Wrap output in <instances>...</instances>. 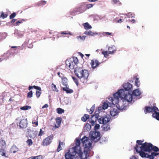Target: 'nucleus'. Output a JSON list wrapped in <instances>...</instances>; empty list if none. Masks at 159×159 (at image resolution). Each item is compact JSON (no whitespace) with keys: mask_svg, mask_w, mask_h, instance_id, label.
Returning <instances> with one entry per match:
<instances>
[{"mask_svg":"<svg viewBox=\"0 0 159 159\" xmlns=\"http://www.w3.org/2000/svg\"><path fill=\"white\" fill-rule=\"evenodd\" d=\"M103 129L105 131H108L110 129V125L108 124H103Z\"/></svg>","mask_w":159,"mask_h":159,"instance_id":"obj_30","label":"nucleus"},{"mask_svg":"<svg viewBox=\"0 0 159 159\" xmlns=\"http://www.w3.org/2000/svg\"><path fill=\"white\" fill-rule=\"evenodd\" d=\"M93 5L91 4H88L86 5V8L88 9H89L93 6Z\"/></svg>","mask_w":159,"mask_h":159,"instance_id":"obj_56","label":"nucleus"},{"mask_svg":"<svg viewBox=\"0 0 159 159\" xmlns=\"http://www.w3.org/2000/svg\"><path fill=\"white\" fill-rule=\"evenodd\" d=\"M62 37L61 36L60 33L57 32H54L53 33V38L55 39V38H58L60 37Z\"/></svg>","mask_w":159,"mask_h":159,"instance_id":"obj_23","label":"nucleus"},{"mask_svg":"<svg viewBox=\"0 0 159 159\" xmlns=\"http://www.w3.org/2000/svg\"><path fill=\"white\" fill-rule=\"evenodd\" d=\"M51 88L52 90L53 91H56V92H58V90L57 89L56 87V85L53 84V83H52L51 86Z\"/></svg>","mask_w":159,"mask_h":159,"instance_id":"obj_34","label":"nucleus"},{"mask_svg":"<svg viewBox=\"0 0 159 159\" xmlns=\"http://www.w3.org/2000/svg\"><path fill=\"white\" fill-rule=\"evenodd\" d=\"M134 79H135L136 80H135V85L137 86V87H138L139 86V79L137 77V76H135L134 77Z\"/></svg>","mask_w":159,"mask_h":159,"instance_id":"obj_27","label":"nucleus"},{"mask_svg":"<svg viewBox=\"0 0 159 159\" xmlns=\"http://www.w3.org/2000/svg\"><path fill=\"white\" fill-rule=\"evenodd\" d=\"M53 137V135L52 134L44 139L42 142V145L43 146H47L49 145L52 142Z\"/></svg>","mask_w":159,"mask_h":159,"instance_id":"obj_9","label":"nucleus"},{"mask_svg":"<svg viewBox=\"0 0 159 159\" xmlns=\"http://www.w3.org/2000/svg\"><path fill=\"white\" fill-rule=\"evenodd\" d=\"M57 75L60 77L62 78H63V75L62 73H61L60 75V72H59L57 73Z\"/></svg>","mask_w":159,"mask_h":159,"instance_id":"obj_60","label":"nucleus"},{"mask_svg":"<svg viewBox=\"0 0 159 159\" xmlns=\"http://www.w3.org/2000/svg\"><path fill=\"white\" fill-rule=\"evenodd\" d=\"M102 54H103L106 58H107L108 56V54H108V51H102Z\"/></svg>","mask_w":159,"mask_h":159,"instance_id":"obj_40","label":"nucleus"},{"mask_svg":"<svg viewBox=\"0 0 159 159\" xmlns=\"http://www.w3.org/2000/svg\"><path fill=\"white\" fill-rule=\"evenodd\" d=\"M60 35L65 34L68 35V34L72 35V34H71V32L68 31H62L60 33Z\"/></svg>","mask_w":159,"mask_h":159,"instance_id":"obj_31","label":"nucleus"},{"mask_svg":"<svg viewBox=\"0 0 159 159\" xmlns=\"http://www.w3.org/2000/svg\"><path fill=\"white\" fill-rule=\"evenodd\" d=\"M72 79H73L75 83V84H76L78 86V81L77 79L74 77H72Z\"/></svg>","mask_w":159,"mask_h":159,"instance_id":"obj_49","label":"nucleus"},{"mask_svg":"<svg viewBox=\"0 0 159 159\" xmlns=\"http://www.w3.org/2000/svg\"><path fill=\"white\" fill-rule=\"evenodd\" d=\"M95 109V106L94 105H93L92 107L90 109V111H89L90 113V114H92L93 111H94Z\"/></svg>","mask_w":159,"mask_h":159,"instance_id":"obj_50","label":"nucleus"},{"mask_svg":"<svg viewBox=\"0 0 159 159\" xmlns=\"http://www.w3.org/2000/svg\"><path fill=\"white\" fill-rule=\"evenodd\" d=\"M46 3V2L45 1H40L38 2L37 4L38 6H40L42 5H44Z\"/></svg>","mask_w":159,"mask_h":159,"instance_id":"obj_32","label":"nucleus"},{"mask_svg":"<svg viewBox=\"0 0 159 159\" xmlns=\"http://www.w3.org/2000/svg\"><path fill=\"white\" fill-rule=\"evenodd\" d=\"M22 23V21H18L14 24V26H17Z\"/></svg>","mask_w":159,"mask_h":159,"instance_id":"obj_58","label":"nucleus"},{"mask_svg":"<svg viewBox=\"0 0 159 159\" xmlns=\"http://www.w3.org/2000/svg\"><path fill=\"white\" fill-rule=\"evenodd\" d=\"M152 152L151 155H149V158L150 159H153L155 156H157L159 154V153L158 152Z\"/></svg>","mask_w":159,"mask_h":159,"instance_id":"obj_21","label":"nucleus"},{"mask_svg":"<svg viewBox=\"0 0 159 159\" xmlns=\"http://www.w3.org/2000/svg\"><path fill=\"white\" fill-rule=\"evenodd\" d=\"M103 34L104 36H107L109 35H112V36L113 35L112 34V33H110L109 32H104L103 33Z\"/></svg>","mask_w":159,"mask_h":159,"instance_id":"obj_46","label":"nucleus"},{"mask_svg":"<svg viewBox=\"0 0 159 159\" xmlns=\"http://www.w3.org/2000/svg\"><path fill=\"white\" fill-rule=\"evenodd\" d=\"M100 64L98 61L96 59H93L91 60V65L92 68L93 69H94L96 67L98 66Z\"/></svg>","mask_w":159,"mask_h":159,"instance_id":"obj_13","label":"nucleus"},{"mask_svg":"<svg viewBox=\"0 0 159 159\" xmlns=\"http://www.w3.org/2000/svg\"><path fill=\"white\" fill-rule=\"evenodd\" d=\"M67 79L66 77H64L62 78V83L63 85L64 86H67Z\"/></svg>","mask_w":159,"mask_h":159,"instance_id":"obj_22","label":"nucleus"},{"mask_svg":"<svg viewBox=\"0 0 159 159\" xmlns=\"http://www.w3.org/2000/svg\"><path fill=\"white\" fill-rule=\"evenodd\" d=\"M99 127L100 125H99V124H96L94 126V129L95 130H96L98 129L99 128Z\"/></svg>","mask_w":159,"mask_h":159,"instance_id":"obj_53","label":"nucleus"},{"mask_svg":"<svg viewBox=\"0 0 159 159\" xmlns=\"http://www.w3.org/2000/svg\"><path fill=\"white\" fill-rule=\"evenodd\" d=\"M16 14L15 12H14L11 14L10 16V19H12L14 18V17L16 16Z\"/></svg>","mask_w":159,"mask_h":159,"instance_id":"obj_52","label":"nucleus"},{"mask_svg":"<svg viewBox=\"0 0 159 159\" xmlns=\"http://www.w3.org/2000/svg\"><path fill=\"white\" fill-rule=\"evenodd\" d=\"M26 143L28 145L30 146L33 144V142L31 139H28L26 141Z\"/></svg>","mask_w":159,"mask_h":159,"instance_id":"obj_45","label":"nucleus"},{"mask_svg":"<svg viewBox=\"0 0 159 159\" xmlns=\"http://www.w3.org/2000/svg\"><path fill=\"white\" fill-rule=\"evenodd\" d=\"M119 0H113L111 1V3L113 4H116L119 2Z\"/></svg>","mask_w":159,"mask_h":159,"instance_id":"obj_57","label":"nucleus"},{"mask_svg":"<svg viewBox=\"0 0 159 159\" xmlns=\"http://www.w3.org/2000/svg\"><path fill=\"white\" fill-rule=\"evenodd\" d=\"M33 88L36 89L39 91H42L41 88L40 87L36 86L35 85H34L33 86H29V87L28 89L29 90H30V89H32Z\"/></svg>","mask_w":159,"mask_h":159,"instance_id":"obj_25","label":"nucleus"},{"mask_svg":"<svg viewBox=\"0 0 159 159\" xmlns=\"http://www.w3.org/2000/svg\"><path fill=\"white\" fill-rule=\"evenodd\" d=\"M85 29L88 30L92 28V26L87 22L84 23L83 24Z\"/></svg>","mask_w":159,"mask_h":159,"instance_id":"obj_26","label":"nucleus"},{"mask_svg":"<svg viewBox=\"0 0 159 159\" xmlns=\"http://www.w3.org/2000/svg\"><path fill=\"white\" fill-rule=\"evenodd\" d=\"M157 111H159V110L156 106H154V105L152 107L146 106L144 108V112L145 114L153 112L152 116L159 121V112H158Z\"/></svg>","mask_w":159,"mask_h":159,"instance_id":"obj_4","label":"nucleus"},{"mask_svg":"<svg viewBox=\"0 0 159 159\" xmlns=\"http://www.w3.org/2000/svg\"><path fill=\"white\" fill-rule=\"evenodd\" d=\"M89 118V116L88 115L85 114L84 116L81 118V120L84 122L86 121Z\"/></svg>","mask_w":159,"mask_h":159,"instance_id":"obj_28","label":"nucleus"},{"mask_svg":"<svg viewBox=\"0 0 159 159\" xmlns=\"http://www.w3.org/2000/svg\"><path fill=\"white\" fill-rule=\"evenodd\" d=\"M108 54H112L116 51V48L114 46L109 47L108 48Z\"/></svg>","mask_w":159,"mask_h":159,"instance_id":"obj_16","label":"nucleus"},{"mask_svg":"<svg viewBox=\"0 0 159 159\" xmlns=\"http://www.w3.org/2000/svg\"><path fill=\"white\" fill-rule=\"evenodd\" d=\"M124 93L121 96V99H123L124 101H127L128 102H130L132 101L133 100V96L130 93H127V92L125 93V91L124 90Z\"/></svg>","mask_w":159,"mask_h":159,"instance_id":"obj_8","label":"nucleus"},{"mask_svg":"<svg viewBox=\"0 0 159 159\" xmlns=\"http://www.w3.org/2000/svg\"><path fill=\"white\" fill-rule=\"evenodd\" d=\"M111 117L110 115H107L105 116H101L98 119V122L100 124H107L110 121Z\"/></svg>","mask_w":159,"mask_h":159,"instance_id":"obj_10","label":"nucleus"},{"mask_svg":"<svg viewBox=\"0 0 159 159\" xmlns=\"http://www.w3.org/2000/svg\"><path fill=\"white\" fill-rule=\"evenodd\" d=\"M41 155H39L35 157H31L27 159H42V158Z\"/></svg>","mask_w":159,"mask_h":159,"instance_id":"obj_35","label":"nucleus"},{"mask_svg":"<svg viewBox=\"0 0 159 159\" xmlns=\"http://www.w3.org/2000/svg\"><path fill=\"white\" fill-rule=\"evenodd\" d=\"M91 139L92 141L95 142L98 141L100 138V134L99 132L91 131L90 133Z\"/></svg>","mask_w":159,"mask_h":159,"instance_id":"obj_7","label":"nucleus"},{"mask_svg":"<svg viewBox=\"0 0 159 159\" xmlns=\"http://www.w3.org/2000/svg\"><path fill=\"white\" fill-rule=\"evenodd\" d=\"M61 88L63 91H65L67 93H71L73 92V91L72 89L69 88L67 86L62 87Z\"/></svg>","mask_w":159,"mask_h":159,"instance_id":"obj_19","label":"nucleus"},{"mask_svg":"<svg viewBox=\"0 0 159 159\" xmlns=\"http://www.w3.org/2000/svg\"><path fill=\"white\" fill-rule=\"evenodd\" d=\"M77 39L80 38L82 40H84L85 39V37L84 36H79L77 37Z\"/></svg>","mask_w":159,"mask_h":159,"instance_id":"obj_61","label":"nucleus"},{"mask_svg":"<svg viewBox=\"0 0 159 159\" xmlns=\"http://www.w3.org/2000/svg\"><path fill=\"white\" fill-rule=\"evenodd\" d=\"M31 108V107L29 106H24L22 107H21L20 109L21 110H27L30 109Z\"/></svg>","mask_w":159,"mask_h":159,"instance_id":"obj_39","label":"nucleus"},{"mask_svg":"<svg viewBox=\"0 0 159 159\" xmlns=\"http://www.w3.org/2000/svg\"><path fill=\"white\" fill-rule=\"evenodd\" d=\"M137 152L139 153V155L142 157H147L149 158V154L145 153L144 152L142 151V150L139 149V147L136 145L135 148Z\"/></svg>","mask_w":159,"mask_h":159,"instance_id":"obj_12","label":"nucleus"},{"mask_svg":"<svg viewBox=\"0 0 159 159\" xmlns=\"http://www.w3.org/2000/svg\"><path fill=\"white\" fill-rule=\"evenodd\" d=\"M66 65L68 66L70 69H73L75 67L74 63L72 61L69 60H66Z\"/></svg>","mask_w":159,"mask_h":159,"instance_id":"obj_15","label":"nucleus"},{"mask_svg":"<svg viewBox=\"0 0 159 159\" xmlns=\"http://www.w3.org/2000/svg\"><path fill=\"white\" fill-rule=\"evenodd\" d=\"M95 122L94 120H91V121H90V122L91 123V125L92 126L94 125L95 124Z\"/></svg>","mask_w":159,"mask_h":159,"instance_id":"obj_62","label":"nucleus"},{"mask_svg":"<svg viewBox=\"0 0 159 159\" xmlns=\"http://www.w3.org/2000/svg\"><path fill=\"white\" fill-rule=\"evenodd\" d=\"M108 106H108V103H107V102H104L103 104L102 108L103 109H107V107H108Z\"/></svg>","mask_w":159,"mask_h":159,"instance_id":"obj_42","label":"nucleus"},{"mask_svg":"<svg viewBox=\"0 0 159 159\" xmlns=\"http://www.w3.org/2000/svg\"><path fill=\"white\" fill-rule=\"evenodd\" d=\"M124 93V89H121L114 94L113 98L109 97L108 99L110 101V103L113 105L117 104L118 102L119 98H120L121 99L122 93Z\"/></svg>","mask_w":159,"mask_h":159,"instance_id":"obj_6","label":"nucleus"},{"mask_svg":"<svg viewBox=\"0 0 159 159\" xmlns=\"http://www.w3.org/2000/svg\"><path fill=\"white\" fill-rule=\"evenodd\" d=\"M132 94L136 96H138L141 94V92L139 90V89H136L133 91L132 92Z\"/></svg>","mask_w":159,"mask_h":159,"instance_id":"obj_20","label":"nucleus"},{"mask_svg":"<svg viewBox=\"0 0 159 159\" xmlns=\"http://www.w3.org/2000/svg\"><path fill=\"white\" fill-rule=\"evenodd\" d=\"M118 111L115 108H112L110 111L111 115L113 116H114L118 114Z\"/></svg>","mask_w":159,"mask_h":159,"instance_id":"obj_18","label":"nucleus"},{"mask_svg":"<svg viewBox=\"0 0 159 159\" xmlns=\"http://www.w3.org/2000/svg\"><path fill=\"white\" fill-rule=\"evenodd\" d=\"M62 145H63V143L60 141L57 149V152H59L61 150V146Z\"/></svg>","mask_w":159,"mask_h":159,"instance_id":"obj_38","label":"nucleus"},{"mask_svg":"<svg viewBox=\"0 0 159 159\" xmlns=\"http://www.w3.org/2000/svg\"><path fill=\"white\" fill-rule=\"evenodd\" d=\"M57 112L59 114H61L64 112V110L60 108H58L57 109Z\"/></svg>","mask_w":159,"mask_h":159,"instance_id":"obj_36","label":"nucleus"},{"mask_svg":"<svg viewBox=\"0 0 159 159\" xmlns=\"http://www.w3.org/2000/svg\"><path fill=\"white\" fill-rule=\"evenodd\" d=\"M0 143L3 146L6 145L5 142L3 140H2L0 141Z\"/></svg>","mask_w":159,"mask_h":159,"instance_id":"obj_54","label":"nucleus"},{"mask_svg":"<svg viewBox=\"0 0 159 159\" xmlns=\"http://www.w3.org/2000/svg\"><path fill=\"white\" fill-rule=\"evenodd\" d=\"M75 73L83 83H86L88 80L89 75L88 70L83 69L81 67H77L75 68Z\"/></svg>","mask_w":159,"mask_h":159,"instance_id":"obj_2","label":"nucleus"},{"mask_svg":"<svg viewBox=\"0 0 159 159\" xmlns=\"http://www.w3.org/2000/svg\"><path fill=\"white\" fill-rule=\"evenodd\" d=\"M8 15L7 13L4 14V12H2L0 16V18L2 17L3 19L6 18L7 16Z\"/></svg>","mask_w":159,"mask_h":159,"instance_id":"obj_43","label":"nucleus"},{"mask_svg":"<svg viewBox=\"0 0 159 159\" xmlns=\"http://www.w3.org/2000/svg\"><path fill=\"white\" fill-rule=\"evenodd\" d=\"M84 34H85L87 35H89L91 36H93L94 34H97V33H93L92 31H88L87 30L85 32Z\"/></svg>","mask_w":159,"mask_h":159,"instance_id":"obj_33","label":"nucleus"},{"mask_svg":"<svg viewBox=\"0 0 159 159\" xmlns=\"http://www.w3.org/2000/svg\"><path fill=\"white\" fill-rule=\"evenodd\" d=\"M48 106L47 104H45L43 106L42 108H47Z\"/></svg>","mask_w":159,"mask_h":159,"instance_id":"obj_63","label":"nucleus"},{"mask_svg":"<svg viewBox=\"0 0 159 159\" xmlns=\"http://www.w3.org/2000/svg\"><path fill=\"white\" fill-rule=\"evenodd\" d=\"M80 140L76 139V145L73 148H70L69 152L65 154L66 159H73L74 158L79 157L83 159V154L80 147Z\"/></svg>","mask_w":159,"mask_h":159,"instance_id":"obj_1","label":"nucleus"},{"mask_svg":"<svg viewBox=\"0 0 159 159\" xmlns=\"http://www.w3.org/2000/svg\"><path fill=\"white\" fill-rule=\"evenodd\" d=\"M143 142V141H141V140H138L137 141H136V142L139 145H141V146L142 145V144H142V143Z\"/></svg>","mask_w":159,"mask_h":159,"instance_id":"obj_55","label":"nucleus"},{"mask_svg":"<svg viewBox=\"0 0 159 159\" xmlns=\"http://www.w3.org/2000/svg\"><path fill=\"white\" fill-rule=\"evenodd\" d=\"M124 21V20L123 19H120L119 20H115V22L117 23H120Z\"/></svg>","mask_w":159,"mask_h":159,"instance_id":"obj_51","label":"nucleus"},{"mask_svg":"<svg viewBox=\"0 0 159 159\" xmlns=\"http://www.w3.org/2000/svg\"><path fill=\"white\" fill-rule=\"evenodd\" d=\"M83 146L84 147V149L83 153V159H85L89 157V152L91 149L92 143L91 139L86 136H84L81 139Z\"/></svg>","mask_w":159,"mask_h":159,"instance_id":"obj_3","label":"nucleus"},{"mask_svg":"<svg viewBox=\"0 0 159 159\" xmlns=\"http://www.w3.org/2000/svg\"><path fill=\"white\" fill-rule=\"evenodd\" d=\"M129 21L132 24H133V23H134L136 22V21H135V20L133 19L131 20H130Z\"/></svg>","mask_w":159,"mask_h":159,"instance_id":"obj_64","label":"nucleus"},{"mask_svg":"<svg viewBox=\"0 0 159 159\" xmlns=\"http://www.w3.org/2000/svg\"><path fill=\"white\" fill-rule=\"evenodd\" d=\"M41 91L36 90V95L37 98H39L41 94Z\"/></svg>","mask_w":159,"mask_h":159,"instance_id":"obj_44","label":"nucleus"},{"mask_svg":"<svg viewBox=\"0 0 159 159\" xmlns=\"http://www.w3.org/2000/svg\"><path fill=\"white\" fill-rule=\"evenodd\" d=\"M125 15L127 16L129 18H134L135 14L131 12H129L127 14H124Z\"/></svg>","mask_w":159,"mask_h":159,"instance_id":"obj_29","label":"nucleus"},{"mask_svg":"<svg viewBox=\"0 0 159 159\" xmlns=\"http://www.w3.org/2000/svg\"><path fill=\"white\" fill-rule=\"evenodd\" d=\"M5 153L3 152L2 151L1 149H0V155L2 156H5Z\"/></svg>","mask_w":159,"mask_h":159,"instance_id":"obj_59","label":"nucleus"},{"mask_svg":"<svg viewBox=\"0 0 159 159\" xmlns=\"http://www.w3.org/2000/svg\"><path fill=\"white\" fill-rule=\"evenodd\" d=\"M91 129V126L90 124L87 123L85 125L84 128V129L86 131H88L90 130Z\"/></svg>","mask_w":159,"mask_h":159,"instance_id":"obj_24","label":"nucleus"},{"mask_svg":"<svg viewBox=\"0 0 159 159\" xmlns=\"http://www.w3.org/2000/svg\"><path fill=\"white\" fill-rule=\"evenodd\" d=\"M141 150H143L146 152H150L152 150L155 152L159 151V148L156 146H153L151 143L145 142L142 144L141 147H139Z\"/></svg>","mask_w":159,"mask_h":159,"instance_id":"obj_5","label":"nucleus"},{"mask_svg":"<svg viewBox=\"0 0 159 159\" xmlns=\"http://www.w3.org/2000/svg\"><path fill=\"white\" fill-rule=\"evenodd\" d=\"M38 117H37L36 120H33L32 121V124H35V126H37L38 125Z\"/></svg>","mask_w":159,"mask_h":159,"instance_id":"obj_41","label":"nucleus"},{"mask_svg":"<svg viewBox=\"0 0 159 159\" xmlns=\"http://www.w3.org/2000/svg\"><path fill=\"white\" fill-rule=\"evenodd\" d=\"M73 63H74L75 65H76L77 64L79 63V60L76 57H73Z\"/></svg>","mask_w":159,"mask_h":159,"instance_id":"obj_37","label":"nucleus"},{"mask_svg":"<svg viewBox=\"0 0 159 159\" xmlns=\"http://www.w3.org/2000/svg\"><path fill=\"white\" fill-rule=\"evenodd\" d=\"M33 96V92L32 91H30L27 93V97L28 98H31Z\"/></svg>","mask_w":159,"mask_h":159,"instance_id":"obj_47","label":"nucleus"},{"mask_svg":"<svg viewBox=\"0 0 159 159\" xmlns=\"http://www.w3.org/2000/svg\"><path fill=\"white\" fill-rule=\"evenodd\" d=\"M56 123L55 124L54 127L55 128H58L60 126L61 121V117H58L56 119Z\"/></svg>","mask_w":159,"mask_h":159,"instance_id":"obj_17","label":"nucleus"},{"mask_svg":"<svg viewBox=\"0 0 159 159\" xmlns=\"http://www.w3.org/2000/svg\"><path fill=\"white\" fill-rule=\"evenodd\" d=\"M28 123L27 119H23L19 121L18 124L17 123V125L18 126H19L20 128L25 129V128L27 126Z\"/></svg>","mask_w":159,"mask_h":159,"instance_id":"obj_11","label":"nucleus"},{"mask_svg":"<svg viewBox=\"0 0 159 159\" xmlns=\"http://www.w3.org/2000/svg\"><path fill=\"white\" fill-rule=\"evenodd\" d=\"M123 87L125 91H131L132 89V85L129 83L124 84Z\"/></svg>","mask_w":159,"mask_h":159,"instance_id":"obj_14","label":"nucleus"},{"mask_svg":"<svg viewBox=\"0 0 159 159\" xmlns=\"http://www.w3.org/2000/svg\"><path fill=\"white\" fill-rule=\"evenodd\" d=\"M44 134V132L43 130H42V129H40V131L39 133L38 134V136H41L43 135Z\"/></svg>","mask_w":159,"mask_h":159,"instance_id":"obj_48","label":"nucleus"}]
</instances>
